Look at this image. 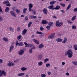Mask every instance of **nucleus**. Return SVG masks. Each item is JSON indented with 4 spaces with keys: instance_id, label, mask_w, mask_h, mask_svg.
<instances>
[{
    "instance_id": "64",
    "label": "nucleus",
    "mask_w": 77,
    "mask_h": 77,
    "mask_svg": "<svg viewBox=\"0 0 77 77\" xmlns=\"http://www.w3.org/2000/svg\"><path fill=\"white\" fill-rule=\"evenodd\" d=\"M65 64V63L64 62H63L62 63V65H64Z\"/></svg>"
},
{
    "instance_id": "61",
    "label": "nucleus",
    "mask_w": 77,
    "mask_h": 77,
    "mask_svg": "<svg viewBox=\"0 0 77 77\" xmlns=\"http://www.w3.org/2000/svg\"><path fill=\"white\" fill-rule=\"evenodd\" d=\"M67 22L68 23V24H69V23H70L71 21H70V20H68L67 21Z\"/></svg>"
},
{
    "instance_id": "6",
    "label": "nucleus",
    "mask_w": 77,
    "mask_h": 77,
    "mask_svg": "<svg viewBox=\"0 0 77 77\" xmlns=\"http://www.w3.org/2000/svg\"><path fill=\"white\" fill-rule=\"evenodd\" d=\"M55 35V33H53L48 36V39H53Z\"/></svg>"
},
{
    "instance_id": "4",
    "label": "nucleus",
    "mask_w": 77,
    "mask_h": 77,
    "mask_svg": "<svg viewBox=\"0 0 77 77\" xmlns=\"http://www.w3.org/2000/svg\"><path fill=\"white\" fill-rule=\"evenodd\" d=\"M16 46H17V45H19V46H23L24 45V44H23V42L18 43V42L17 41L16 44Z\"/></svg>"
},
{
    "instance_id": "31",
    "label": "nucleus",
    "mask_w": 77,
    "mask_h": 77,
    "mask_svg": "<svg viewBox=\"0 0 77 77\" xmlns=\"http://www.w3.org/2000/svg\"><path fill=\"white\" fill-rule=\"evenodd\" d=\"M32 24V22H29L28 25V27H30V26H31V24Z\"/></svg>"
},
{
    "instance_id": "43",
    "label": "nucleus",
    "mask_w": 77,
    "mask_h": 77,
    "mask_svg": "<svg viewBox=\"0 0 77 77\" xmlns=\"http://www.w3.org/2000/svg\"><path fill=\"white\" fill-rule=\"evenodd\" d=\"M60 5H61V6H63V7H65V4L60 3Z\"/></svg>"
},
{
    "instance_id": "21",
    "label": "nucleus",
    "mask_w": 77,
    "mask_h": 77,
    "mask_svg": "<svg viewBox=\"0 0 77 77\" xmlns=\"http://www.w3.org/2000/svg\"><path fill=\"white\" fill-rule=\"evenodd\" d=\"M9 11V8L8 7H6V8L5 10V12H8Z\"/></svg>"
},
{
    "instance_id": "15",
    "label": "nucleus",
    "mask_w": 77,
    "mask_h": 77,
    "mask_svg": "<svg viewBox=\"0 0 77 77\" xmlns=\"http://www.w3.org/2000/svg\"><path fill=\"white\" fill-rule=\"evenodd\" d=\"M26 32H27V30L26 29H24L23 30V32H22V35H25L26 33Z\"/></svg>"
},
{
    "instance_id": "18",
    "label": "nucleus",
    "mask_w": 77,
    "mask_h": 77,
    "mask_svg": "<svg viewBox=\"0 0 77 77\" xmlns=\"http://www.w3.org/2000/svg\"><path fill=\"white\" fill-rule=\"evenodd\" d=\"M56 41L57 42H60L62 41V40L61 38H57L56 39Z\"/></svg>"
},
{
    "instance_id": "12",
    "label": "nucleus",
    "mask_w": 77,
    "mask_h": 77,
    "mask_svg": "<svg viewBox=\"0 0 77 77\" xmlns=\"http://www.w3.org/2000/svg\"><path fill=\"white\" fill-rule=\"evenodd\" d=\"M33 41H34V42H35V43L36 44H39V41L36 39H33Z\"/></svg>"
},
{
    "instance_id": "41",
    "label": "nucleus",
    "mask_w": 77,
    "mask_h": 77,
    "mask_svg": "<svg viewBox=\"0 0 77 77\" xmlns=\"http://www.w3.org/2000/svg\"><path fill=\"white\" fill-rule=\"evenodd\" d=\"M46 76V75L45 74H43L41 75V77H45Z\"/></svg>"
},
{
    "instance_id": "27",
    "label": "nucleus",
    "mask_w": 77,
    "mask_h": 77,
    "mask_svg": "<svg viewBox=\"0 0 77 77\" xmlns=\"http://www.w3.org/2000/svg\"><path fill=\"white\" fill-rule=\"evenodd\" d=\"M27 69V68L26 67H22L21 68V71H25Z\"/></svg>"
},
{
    "instance_id": "39",
    "label": "nucleus",
    "mask_w": 77,
    "mask_h": 77,
    "mask_svg": "<svg viewBox=\"0 0 77 77\" xmlns=\"http://www.w3.org/2000/svg\"><path fill=\"white\" fill-rule=\"evenodd\" d=\"M24 18H25L24 20H25V21H27V20H29V18H28V17L27 16H26Z\"/></svg>"
},
{
    "instance_id": "14",
    "label": "nucleus",
    "mask_w": 77,
    "mask_h": 77,
    "mask_svg": "<svg viewBox=\"0 0 77 77\" xmlns=\"http://www.w3.org/2000/svg\"><path fill=\"white\" fill-rule=\"evenodd\" d=\"M29 18H30L31 19H36V18H37V17L36 16H29Z\"/></svg>"
},
{
    "instance_id": "17",
    "label": "nucleus",
    "mask_w": 77,
    "mask_h": 77,
    "mask_svg": "<svg viewBox=\"0 0 77 77\" xmlns=\"http://www.w3.org/2000/svg\"><path fill=\"white\" fill-rule=\"evenodd\" d=\"M54 6V5H51L50 6L48 7V9H52V10H54V9H53L54 8H53Z\"/></svg>"
},
{
    "instance_id": "22",
    "label": "nucleus",
    "mask_w": 77,
    "mask_h": 77,
    "mask_svg": "<svg viewBox=\"0 0 77 77\" xmlns=\"http://www.w3.org/2000/svg\"><path fill=\"white\" fill-rule=\"evenodd\" d=\"M25 74V73H19L17 75L18 76H22V75H24Z\"/></svg>"
},
{
    "instance_id": "53",
    "label": "nucleus",
    "mask_w": 77,
    "mask_h": 77,
    "mask_svg": "<svg viewBox=\"0 0 77 77\" xmlns=\"http://www.w3.org/2000/svg\"><path fill=\"white\" fill-rule=\"evenodd\" d=\"M52 18H55V19H57V17L55 15L52 16Z\"/></svg>"
},
{
    "instance_id": "62",
    "label": "nucleus",
    "mask_w": 77,
    "mask_h": 77,
    "mask_svg": "<svg viewBox=\"0 0 77 77\" xmlns=\"http://www.w3.org/2000/svg\"><path fill=\"white\" fill-rule=\"evenodd\" d=\"M35 47H33L31 49H32V50H34V49H35Z\"/></svg>"
},
{
    "instance_id": "20",
    "label": "nucleus",
    "mask_w": 77,
    "mask_h": 77,
    "mask_svg": "<svg viewBox=\"0 0 77 77\" xmlns=\"http://www.w3.org/2000/svg\"><path fill=\"white\" fill-rule=\"evenodd\" d=\"M71 4H69L68 6L67 7L66 10H69L70 8H71Z\"/></svg>"
},
{
    "instance_id": "30",
    "label": "nucleus",
    "mask_w": 77,
    "mask_h": 77,
    "mask_svg": "<svg viewBox=\"0 0 77 77\" xmlns=\"http://www.w3.org/2000/svg\"><path fill=\"white\" fill-rule=\"evenodd\" d=\"M21 38V35H19L17 37V38L18 40H19V39H20Z\"/></svg>"
},
{
    "instance_id": "48",
    "label": "nucleus",
    "mask_w": 77,
    "mask_h": 77,
    "mask_svg": "<svg viewBox=\"0 0 77 77\" xmlns=\"http://www.w3.org/2000/svg\"><path fill=\"white\" fill-rule=\"evenodd\" d=\"M50 66V63H48L46 64V67H48Z\"/></svg>"
},
{
    "instance_id": "60",
    "label": "nucleus",
    "mask_w": 77,
    "mask_h": 77,
    "mask_svg": "<svg viewBox=\"0 0 77 77\" xmlns=\"http://www.w3.org/2000/svg\"><path fill=\"white\" fill-rule=\"evenodd\" d=\"M18 60H15L14 62L15 63H17V62H18Z\"/></svg>"
},
{
    "instance_id": "38",
    "label": "nucleus",
    "mask_w": 77,
    "mask_h": 77,
    "mask_svg": "<svg viewBox=\"0 0 77 77\" xmlns=\"http://www.w3.org/2000/svg\"><path fill=\"white\" fill-rule=\"evenodd\" d=\"M40 29L41 31H43V30H44V28H43V27H42V26L40 28Z\"/></svg>"
},
{
    "instance_id": "34",
    "label": "nucleus",
    "mask_w": 77,
    "mask_h": 77,
    "mask_svg": "<svg viewBox=\"0 0 77 77\" xmlns=\"http://www.w3.org/2000/svg\"><path fill=\"white\" fill-rule=\"evenodd\" d=\"M45 35V33H42H42L41 34V35H40V38L44 37V35Z\"/></svg>"
},
{
    "instance_id": "36",
    "label": "nucleus",
    "mask_w": 77,
    "mask_h": 77,
    "mask_svg": "<svg viewBox=\"0 0 77 77\" xmlns=\"http://www.w3.org/2000/svg\"><path fill=\"white\" fill-rule=\"evenodd\" d=\"M74 48L75 49V50H77V45H75L74 46Z\"/></svg>"
},
{
    "instance_id": "37",
    "label": "nucleus",
    "mask_w": 77,
    "mask_h": 77,
    "mask_svg": "<svg viewBox=\"0 0 77 77\" xmlns=\"http://www.w3.org/2000/svg\"><path fill=\"white\" fill-rule=\"evenodd\" d=\"M12 9L13 11H16V9H17V8L14 7L12 8Z\"/></svg>"
},
{
    "instance_id": "40",
    "label": "nucleus",
    "mask_w": 77,
    "mask_h": 77,
    "mask_svg": "<svg viewBox=\"0 0 77 77\" xmlns=\"http://www.w3.org/2000/svg\"><path fill=\"white\" fill-rule=\"evenodd\" d=\"M48 60H49V59H48V58H46V59H45V60H44V62H45V63H46V62H47L48 61Z\"/></svg>"
},
{
    "instance_id": "29",
    "label": "nucleus",
    "mask_w": 77,
    "mask_h": 77,
    "mask_svg": "<svg viewBox=\"0 0 77 77\" xmlns=\"http://www.w3.org/2000/svg\"><path fill=\"white\" fill-rule=\"evenodd\" d=\"M42 64H43V63L42 62H39L38 63V65L39 66H41Z\"/></svg>"
},
{
    "instance_id": "57",
    "label": "nucleus",
    "mask_w": 77,
    "mask_h": 77,
    "mask_svg": "<svg viewBox=\"0 0 77 77\" xmlns=\"http://www.w3.org/2000/svg\"><path fill=\"white\" fill-rule=\"evenodd\" d=\"M66 42L65 40H63L62 42V43H63V44H65Z\"/></svg>"
},
{
    "instance_id": "55",
    "label": "nucleus",
    "mask_w": 77,
    "mask_h": 77,
    "mask_svg": "<svg viewBox=\"0 0 77 77\" xmlns=\"http://www.w3.org/2000/svg\"><path fill=\"white\" fill-rule=\"evenodd\" d=\"M64 40L66 42L67 41V38H66V37L64 38Z\"/></svg>"
},
{
    "instance_id": "28",
    "label": "nucleus",
    "mask_w": 77,
    "mask_h": 77,
    "mask_svg": "<svg viewBox=\"0 0 77 77\" xmlns=\"http://www.w3.org/2000/svg\"><path fill=\"white\" fill-rule=\"evenodd\" d=\"M55 2H56V1H51L50 2V4L51 5H53V4H54Z\"/></svg>"
},
{
    "instance_id": "19",
    "label": "nucleus",
    "mask_w": 77,
    "mask_h": 77,
    "mask_svg": "<svg viewBox=\"0 0 77 77\" xmlns=\"http://www.w3.org/2000/svg\"><path fill=\"white\" fill-rule=\"evenodd\" d=\"M27 10V9L26 8H24L23 11V13L24 14L26 13V11Z\"/></svg>"
},
{
    "instance_id": "46",
    "label": "nucleus",
    "mask_w": 77,
    "mask_h": 77,
    "mask_svg": "<svg viewBox=\"0 0 77 77\" xmlns=\"http://www.w3.org/2000/svg\"><path fill=\"white\" fill-rule=\"evenodd\" d=\"M17 32H20V27H18L17 28Z\"/></svg>"
},
{
    "instance_id": "26",
    "label": "nucleus",
    "mask_w": 77,
    "mask_h": 77,
    "mask_svg": "<svg viewBox=\"0 0 77 77\" xmlns=\"http://www.w3.org/2000/svg\"><path fill=\"white\" fill-rule=\"evenodd\" d=\"M72 63L73 64L77 66V61H73L72 62Z\"/></svg>"
},
{
    "instance_id": "44",
    "label": "nucleus",
    "mask_w": 77,
    "mask_h": 77,
    "mask_svg": "<svg viewBox=\"0 0 77 77\" xmlns=\"http://www.w3.org/2000/svg\"><path fill=\"white\" fill-rule=\"evenodd\" d=\"M0 12L2 13L3 12V10L2 9V7H1V6L0 5Z\"/></svg>"
},
{
    "instance_id": "59",
    "label": "nucleus",
    "mask_w": 77,
    "mask_h": 77,
    "mask_svg": "<svg viewBox=\"0 0 77 77\" xmlns=\"http://www.w3.org/2000/svg\"><path fill=\"white\" fill-rule=\"evenodd\" d=\"M0 63H3V60L2 59H0Z\"/></svg>"
},
{
    "instance_id": "58",
    "label": "nucleus",
    "mask_w": 77,
    "mask_h": 77,
    "mask_svg": "<svg viewBox=\"0 0 77 77\" xmlns=\"http://www.w3.org/2000/svg\"><path fill=\"white\" fill-rule=\"evenodd\" d=\"M57 35H58V36H60L62 35V34L60 33H58Z\"/></svg>"
},
{
    "instance_id": "63",
    "label": "nucleus",
    "mask_w": 77,
    "mask_h": 77,
    "mask_svg": "<svg viewBox=\"0 0 77 77\" xmlns=\"http://www.w3.org/2000/svg\"><path fill=\"white\" fill-rule=\"evenodd\" d=\"M61 12H62V13H65V11L63 10H60Z\"/></svg>"
},
{
    "instance_id": "56",
    "label": "nucleus",
    "mask_w": 77,
    "mask_h": 77,
    "mask_svg": "<svg viewBox=\"0 0 77 77\" xmlns=\"http://www.w3.org/2000/svg\"><path fill=\"white\" fill-rule=\"evenodd\" d=\"M6 5L7 6H11V4H10L9 3L8 4H6Z\"/></svg>"
},
{
    "instance_id": "16",
    "label": "nucleus",
    "mask_w": 77,
    "mask_h": 77,
    "mask_svg": "<svg viewBox=\"0 0 77 77\" xmlns=\"http://www.w3.org/2000/svg\"><path fill=\"white\" fill-rule=\"evenodd\" d=\"M44 47V45L42 44H41L38 46V48L40 49L42 48H43Z\"/></svg>"
},
{
    "instance_id": "10",
    "label": "nucleus",
    "mask_w": 77,
    "mask_h": 77,
    "mask_svg": "<svg viewBox=\"0 0 77 77\" xmlns=\"http://www.w3.org/2000/svg\"><path fill=\"white\" fill-rule=\"evenodd\" d=\"M41 23L42 24H48V22L47 21V20H43L42 21V22H41Z\"/></svg>"
},
{
    "instance_id": "49",
    "label": "nucleus",
    "mask_w": 77,
    "mask_h": 77,
    "mask_svg": "<svg viewBox=\"0 0 77 77\" xmlns=\"http://www.w3.org/2000/svg\"><path fill=\"white\" fill-rule=\"evenodd\" d=\"M73 11L75 12H77V8H75L74 9H73Z\"/></svg>"
},
{
    "instance_id": "32",
    "label": "nucleus",
    "mask_w": 77,
    "mask_h": 77,
    "mask_svg": "<svg viewBox=\"0 0 77 77\" xmlns=\"http://www.w3.org/2000/svg\"><path fill=\"white\" fill-rule=\"evenodd\" d=\"M72 29H73V30H75L76 29V26H75V25H73L72 27Z\"/></svg>"
},
{
    "instance_id": "42",
    "label": "nucleus",
    "mask_w": 77,
    "mask_h": 77,
    "mask_svg": "<svg viewBox=\"0 0 77 77\" xmlns=\"http://www.w3.org/2000/svg\"><path fill=\"white\" fill-rule=\"evenodd\" d=\"M38 58H42V54H40L38 55Z\"/></svg>"
},
{
    "instance_id": "35",
    "label": "nucleus",
    "mask_w": 77,
    "mask_h": 77,
    "mask_svg": "<svg viewBox=\"0 0 77 77\" xmlns=\"http://www.w3.org/2000/svg\"><path fill=\"white\" fill-rule=\"evenodd\" d=\"M76 16H74L71 19L72 21H74L75 20V17Z\"/></svg>"
},
{
    "instance_id": "7",
    "label": "nucleus",
    "mask_w": 77,
    "mask_h": 77,
    "mask_svg": "<svg viewBox=\"0 0 77 77\" xmlns=\"http://www.w3.org/2000/svg\"><path fill=\"white\" fill-rule=\"evenodd\" d=\"M41 11H43V12L45 15H47L48 13V10L47 8H44L43 10H42Z\"/></svg>"
},
{
    "instance_id": "13",
    "label": "nucleus",
    "mask_w": 77,
    "mask_h": 77,
    "mask_svg": "<svg viewBox=\"0 0 77 77\" xmlns=\"http://www.w3.org/2000/svg\"><path fill=\"white\" fill-rule=\"evenodd\" d=\"M60 8V6L59 5H57L55 8H53V9H55V10H58Z\"/></svg>"
},
{
    "instance_id": "51",
    "label": "nucleus",
    "mask_w": 77,
    "mask_h": 77,
    "mask_svg": "<svg viewBox=\"0 0 77 77\" xmlns=\"http://www.w3.org/2000/svg\"><path fill=\"white\" fill-rule=\"evenodd\" d=\"M29 52L30 54L32 53V49H31L29 50Z\"/></svg>"
},
{
    "instance_id": "9",
    "label": "nucleus",
    "mask_w": 77,
    "mask_h": 77,
    "mask_svg": "<svg viewBox=\"0 0 77 77\" xmlns=\"http://www.w3.org/2000/svg\"><path fill=\"white\" fill-rule=\"evenodd\" d=\"M24 53V49H23L20 51L19 52L18 54H19V55H23Z\"/></svg>"
},
{
    "instance_id": "50",
    "label": "nucleus",
    "mask_w": 77,
    "mask_h": 77,
    "mask_svg": "<svg viewBox=\"0 0 77 77\" xmlns=\"http://www.w3.org/2000/svg\"><path fill=\"white\" fill-rule=\"evenodd\" d=\"M42 33L41 32H39L38 31H37L36 32L37 34H42Z\"/></svg>"
},
{
    "instance_id": "23",
    "label": "nucleus",
    "mask_w": 77,
    "mask_h": 77,
    "mask_svg": "<svg viewBox=\"0 0 77 77\" xmlns=\"http://www.w3.org/2000/svg\"><path fill=\"white\" fill-rule=\"evenodd\" d=\"M53 24V23L52 22H50L49 23H48V25L49 26H50L51 27V26H52Z\"/></svg>"
},
{
    "instance_id": "2",
    "label": "nucleus",
    "mask_w": 77,
    "mask_h": 77,
    "mask_svg": "<svg viewBox=\"0 0 77 77\" xmlns=\"http://www.w3.org/2000/svg\"><path fill=\"white\" fill-rule=\"evenodd\" d=\"M32 7H33V4H29V11H32V12H33L35 11V10H32Z\"/></svg>"
},
{
    "instance_id": "1",
    "label": "nucleus",
    "mask_w": 77,
    "mask_h": 77,
    "mask_svg": "<svg viewBox=\"0 0 77 77\" xmlns=\"http://www.w3.org/2000/svg\"><path fill=\"white\" fill-rule=\"evenodd\" d=\"M72 52L71 50H69L65 52V56L68 55V57L71 58L72 57Z\"/></svg>"
},
{
    "instance_id": "47",
    "label": "nucleus",
    "mask_w": 77,
    "mask_h": 77,
    "mask_svg": "<svg viewBox=\"0 0 77 77\" xmlns=\"http://www.w3.org/2000/svg\"><path fill=\"white\" fill-rule=\"evenodd\" d=\"M10 29L11 32H14V30H13V28H12V27L10 28Z\"/></svg>"
},
{
    "instance_id": "8",
    "label": "nucleus",
    "mask_w": 77,
    "mask_h": 77,
    "mask_svg": "<svg viewBox=\"0 0 77 77\" xmlns=\"http://www.w3.org/2000/svg\"><path fill=\"white\" fill-rule=\"evenodd\" d=\"M8 66L10 67L11 66H14V65H15V64L14 63H12L11 62H9L8 63Z\"/></svg>"
},
{
    "instance_id": "33",
    "label": "nucleus",
    "mask_w": 77,
    "mask_h": 77,
    "mask_svg": "<svg viewBox=\"0 0 77 77\" xmlns=\"http://www.w3.org/2000/svg\"><path fill=\"white\" fill-rule=\"evenodd\" d=\"M3 40L5 41H7V42H8V39L6 38H3Z\"/></svg>"
},
{
    "instance_id": "3",
    "label": "nucleus",
    "mask_w": 77,
    "mask_h": 77,
    "mask_svg": "<svg viewBox=\"0 0 77 77\" xmlns=\"http://www.w3.org/2000/svg\"><path fill=\"white\" fill-rule=\"evenodd\" d=\"M62 24H63L62 22L59 23V21L57 20L56 22V25L57 27H60V26L62 25Z\"/></svg>"
},
{
    "instance_id": "54",
    "label": "nucleus",
    "mask_w": 77,
    "mask_h": 77,
    "mask_svg": "<svg viewBox=\"0 0 77 77\" xmlns=\"http://www.w3.org/2000/svg\"><path fill=\"white\" fill-rule=\"evenodd\" d=\"M24 44L25 45H28V44L26 42H24Z\"/></svg>"
},
{
    "instance_id": "25",
    "label": "nucleus",
    "mask_w": 77,
    "mask_h": 77,
    "mask_svg": "<svg viewBox=\"0 0 77 77\" xmlns=\"http://www.w3.org/2000/svg\"><path fill=\"white\" fill-rule=\"evenodd\" d=\"M3 4H8V3H9V2L8 0L6 1L5 2H3Z\"/></svg>"
},
{
    "instance_id": "24",
    "label": "nucleus",
    "mask_w": 77,
    "mask_h": 77,
    "mask_svg": "<svg viewBox=\"0 0 77 77\" xmlns=\"http://www.w3.org/2000/svg\"><path fill=\"white\" fill-rule=\"evenodd\" d=\"M2 74L4 75H5V76L6 75V72H5V71L3 70L2 71Z\"/></svg>"
},
{
    "instance_id": "52",
    "label": "nucleus",
    "mask_w": 77,
    "mask_h": 77,
    "mask_svg": "<svg viewBox=\"0 0 77 77\" xmlns=\"http://www.w3.org/2000/svg\"><path fill=\"white\" fill-rule=\"evenodd\" d=\"M17 13H19L20 11L19 10L17 9L16 10Z\"/></svg>"
},
{
    "instance_id": "5",
    "label": "nucleus",
    "mask_w": 77,
    "mask_h": 77,
    "mask_svg": "<svg viewBox=\"0 0 77 77\" xmlns=\"http://www.w3.org/2000/svg\"><path fill=\"white\" fill-rule=\"evenodd\" d=\"M10 13L11 14V15L13 16V17H15V18L16 17V14H15V13L14 11H10Z\"/></svg>"
},
{
    "instance_id": "11",
    "label": "nucleus",
    "mask_w": 77,
    "mask_h": 77,
    "mask_svg": "<svg viewBox=\"0 0 77 77\" xmlns=\"http://www.w3.org/2000/svg\"><path fill=\"white\" fill-rule=\"evenodd\" d=\"M14 46L13 45H11L10 48L9 49V52L11 53L12 50L14 49Z\"/></svg>"
},
{
    "instance_id": "45",
    "label": "nucleus",
    "mask_w": 77,
    "mask_h": 77,
    "mask_svg": "<svg viewBox=\"0 0 77 77\" xmlns=\"http://www.w3.org/2000/svg\"><path fill=\"white\" fill-rule=\"evenodd\" d=\"M50 27H51L49 26H47L46 28H47V29H48V30H50Z\"/></svg>"
}]
</instances>
